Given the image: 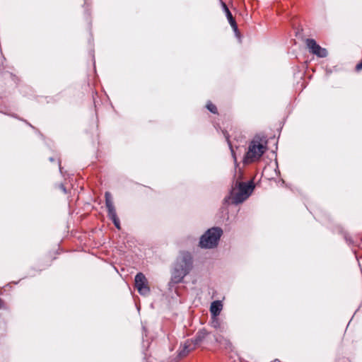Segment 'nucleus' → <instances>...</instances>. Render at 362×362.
Returning <instances> with one entry per match:
<instances>
[{
  "mask_svg": "<svg viewBox=\"0 0 362 362\" xmlns=\"http://www.w3.org/2000/svg\"><path fill=\"white\" fill-rule=\"evenodd\" d=\"M306 45L310 52L319 57H325L327 55L326 49L318 45L313 39H307Z\"/></svg>",
  "mask_w": 362,
  "mask_h": 362,
  "instance_id": "7",
  "label": "nucleus"
},
{
  "mask_svg": "<svg viewBox=\"0 0 362 362\" xmlns=\"http://www.w3.org/2000/svg\"><path fill=\"white\" fill-rule=\"evenodd\" d=\"M223 309V304L220 300H215L211 303L210 312L212 317H218Z\"/></svg>",
  "mask_w": 362,
  "mask_h": 362,
  "instance_id": "9",
  "label": "nucleus"
},
{
  "mask_svg": "<svg viewBox=\"0 0 362 362\" xmlns=\"http://www.w3.org/2000/svg\"><path fill=\"white\" fill-rule=\"evenodd\" d=\"M60 189L64 192L66 193V188L64 187V186L63 185H60Z\"/></svg>",
  "mask_w": 362,
  "mask_h": 362,
  "instance_id": "15",
  "label": "nucleus"
},
{
  "mask_svg": "<svg viewBox=\"0 0 362 362\" xmlns=\"http://www.w3.org/2000/svg\"><path fill=\"white\" fill-rule=\"evenodd\" d=\"M267 149L265 139L255 136L249 144L247 151L243 159L244 163H250L259 160Z\"/></svg>",
  "mask_w": 362,
  "mask_h": 362,
  "instance_id": "2",
  "label": "nucleus"
},
{
  "mask_svg": "<svg viewBox=\"0 0 362 362\" xmlns=\"http://www.w3.org/2000/svg\"><path fill=\"white\" fill-rule=\"evenodd\" d=\"M135 286L141 295L148 294L150 290L147 286V280L142 273H138L135 276Z\"/></svg>",
  "mask_w": 362,
  "mask_h": 362,
  "instance_id": "6",
  "label": "nucleus"
},
{
  "mask_svg": "<svg viewBox=\"0 0 362 362\" xmlns=\"http://www.w3.org/2000/svg\"><path fill=\"white\" fill-rule=\"evenodd\" d=\"M193 259L190 252H181L176 260L172 272V280L174 283H180L192 270Z\"/></svg>",
  "mask_w": 362,
  "mask_h": 362,
  "instance_id": "1",
  "label": "nucleus"
},
{
  "mask_svg": "<svg viewBox=\"0 0 362 362\" xmlns=\"http://www.w3.org/2000/svg\"><path fill=\"white\" fill-rule=\"evenodd\" d=\"M195 347L196 346L194 345L192 340H187V341H185V343L182 346V349L180 351L179 356L180 357L185 356L192 350L194 349Z\"/></svg>",
  "mask_w": 362,
  "mask_h": 362,
  "instance_id": "10",
  "label": "nucleus"
},
{
  "mask_svg": "<svg viewBox=\"0 0 362 362\" xmlns=\"http://www.w3.org/2000/svg\"><path fill=\"white\" fill-rule=\"evenodd\" d=\"M221 4L223 11L226 13V16L227 17V19H228L230 26L232 27L236 36H238L240 33H239V31L238 29V25L236 24L235 19L233 18V17L232 16V13H230V11H229L228 8L227 7L226 4L224 2L221 1Z\"/></svg>",
  "mask_w": 362,
  "mask_h": 362,
  "instance_id": "8",
  "label": "nucleus"
},
{
  "mask_svg": "<svg viewBox=\"0 0 362 362\" xmlns=\"http://www.w3.org/2000/svg\"><path fill=\"white\" fill-rule=\"evenodd\" d=\"M206 331L204 329L199 331L195 338L194 339H192L193 341L194 345L195 346L198 345L206 337Z\"/></svg>",
  "mask_w": 362,
  "mask_h": 362,
  "instance_id": "11",
  "label": "nucleus"
},
{
  "mask_svg": "<svg viewBox=\"0 0 362 362\" xmlns=\"http://www.w3.org/2000/svg\"><path fill=\"white\" fill-rule=\"evenodd\" d=\"M105 204L107 209V214L109 218L112 221L114 225L117 229H120L119 220L117 216L115 208L113 204L112 195L109 192H106L105 194Z\"/></svg>",
  "mask_w": 362,
  "mask_h": 362,
  "instance_id": "5",
  "label": "nucleus"
},
{
  "mask_svg": "<svg viewBox=\"0 0 362 362\" xmlns=\"http://www.w3.org/2000/svg\"><path fill=\"white\" fill-rule=\"evenodd\" d=\"M254 188L255 185L252 182L248 183L237 182L235 187L230 192L232 202L235 204L242 203L250 197Z\"/></svg>",
  "mask_w": 362,
  "mask_h": 362,
  "instance_id": "4",
  "label": "nucleus"
},
{
  "mask_svg": "<svg viewBox=\"0 0 362 362\" xmlns=\"http://www.w3.org/2000/svg\"><path fill=\"white\" fill-rule=\"evenodd\" d=\"M356 69L357 71H361L362 69V61L356 65Z\"/></svg>",
  "mask_w": 362,
  "mask_h": 362,
  "instance_id": "14",
  "label": "nucleus"
},
{
  "mask_svg": "<svg viewBox=\"0 0 362 362\" xmlns=\"http://www.w3.org/2000/svg\"><path fill=\"white\" fill-rule=\"evenodd\" d=\"M206 108L212 113H216L217 112V108L213 104L211 103V102H209L207 104H206Z\"/></svg>",
  "mask_w": 362,
  "mask_h": 362,
  "instance_id": "13",
  "label": "nucleus"
},
{
  "mask_svg": "<svg viewBox=\"0 0 362 362\" xmlns=\"http://www.w3.org/2000/svg\"><path fill=\"white\" fill-rule=\"evenodd\" d=\"M211 325L214 328L218 329L221 332L224 330V326L217 317H212Z\"/></svg>",
  "mask_w": 362,
  "mask_h": 362,
  "instance_id": "12",
  "label": "nucleus"
},
{
  "mask_svg": "<svg viewBox=\"0 0 362 362\" xmlns=\"http://www.w3.org/2000/svg\"><path fill=\"white\" fill-rule=\"evenodd\" d=\"M223 230L220 227L208 229L199 238V246L202 249H214L218 245Z\"/></svg>",
  "mask_w": 362,
  "mask_h": 362,
  "instance_id": "3",
  "label": "nucleus"
}]
</instances>
